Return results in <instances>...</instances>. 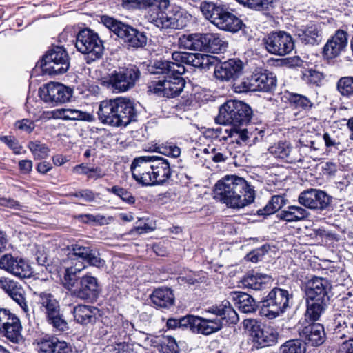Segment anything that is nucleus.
Returning <instances> with one entry per match:
<instances>
[{
	"label": "nucleus",
	"mask_w": 353,
	"mask_h": 353,
	"mask_svg": "<svg viewBox=\"0 0 353 353\" xmlns=\"http://www.w3.org/2000/svg\"><path fill=\"white\" fill-rule=\"evenodd\" d=\"M85 267L86 265H83L82 268L77 267L76 265L74 268L71 267L67 268L63 280V285L69 290L73 288L77 278H80V273Z\"/></svg>",
	"instance_id": "44"
},
{
	"label": "nucleus",
	"mask_w": 353,
	"mask_h": 353,
	"mask_svg": "<svg viewBox=\"0 0 353 353\" xmlns=\"http://www.w3.org/2000/svg\"><path fill=\"white\" fill-rule=\"evenodd\" d=\"M243 326L250 333L254 346L257 349L272 346L277 342V332L270 327L263 328L261 322L256 319H245Z\"/></svg>",
	"instance_id": "12"
},
{
	"label": "nucleus",
	"mask_w": 353,
	"mask_h": 353,
	"mask_svg": "<svg viewBox=\"0 0 353 353\" xmlns=\"http://www.w3.org/2000/svg\"><path fill=\"white\" fill-rule=\"evenodd\" d=\"M70 67L68 54L61 47L49 50L43 57L41 68L44 74L54 75L65 72Z\"/></svg>",
	"instance_id": "11"
},
{
	"label": "nucleus",
	"mask_w": 353,
	"mask_h": 353,
	"mask_svg": "<svg viewBox=\"0 0 353 353\" xmlns=\"http://www.w3.org/2000/svg\"><path fill=\"white\" fill-rule=\"evenodd\" d=\"M38 296V303L41 305V309L46 314V317L60 310L59 303L52 294L41 292Z\"/></svg>",
	"instance_id": "37"
},
{
	"label": "nucleus",
	"mask_w": 353,
	"mask_h": 353,
	"mask_svg": "<svg viewBox=\"0 0 353 353\" xmlns=\"http://www.w3.org/2000/svg\"><path fill=\"white\" fill-rule=\"evenodd\" d=\"M203 153L208 154L209 158L216 163L225 162L232 156V152L225 144L208 145L204 148Z\"/></svg>",
	"instance_id": "36"
},
{
	"label": "nucleus",
	"mask_w": 353,
	"mask_h": 353,
	"mask_svg": "<svg viewBox=\"0 0 353 353\" xmlns=\"http://www.w3.org/2000/svg\"><path fill=\"white\" fill-rule=\"evenodd\" d=\"M243 63L240 59H230L215 65L214 77L221 81L236 80L243 73Z\"/></svg>",
	"instance_id": "19"
},
{
	"label": "nucleus",
	"mask_w": 353,
	"mask_h": 353,
	"mask_svg": "<svg viewBox=\"0 0 353 353\" xmlns=\"http://www.w3.org/2000/svg\"><path fill=\"white\" fill-rule=\"evenodd\" d=\"M331 285L328 280L321 277H314L310 280L305 288L307 299L316 301H329L328 292Z\"/></svg>",
	"instance_id": "22"
},
{
	"label": "nucleus",
	"mask_w": 353,
	"mask_h": 353,
	"mask_svg": "<svg viewBox=\"0 0 353 353\" xmlns=\"http://www.w3.org/2000/svg\"><path fill=\"white\" fill-rule=\"evenodd\" d=\"M105 261L100 257L97 250H90V266L101 268L105 266Z\"/></svg>",
	"instance_id": "64"
},
{
	"label": "nucleus",
	"mask_w": 353,
	"mask_h": 353,
	"mask_svg": "<svg viewBox=\"0 0 353 353\" xmlns=\"http://www.w3.org/2000/svg\"><path fill=\"white\" fill-rule=\"evenodd\" d=\"M298 201L309 209L323 210L329 206L331 199L323 190L310 188L300 193Z\"/></svg>",
	"instance_id": "18"
},
{
	"label": "nucleus",
	"mask_w": 353,
	"mask_h": 353,
	"mask_svg": "<svg viewBox=\"0 0 353 353\" xmlns=\"http://www.w3.org/2000/svg\"><path fill=\"white\" fill-rule=\"evenodd\" d=\"M263 43L268 52L279 56L289 54L294 47L290 34L283 31L269 34L263 38Z\"/></svg>",
	"instance_id": "14"
},
{
	"label": "nucleus",
	"mask_w": 353,
	"mask_h": 353,
	"mask_svg": "<svg viewBox=\"0 0 353 353\" xmlns=\"http://www.w3.org/2000/svg\"><path fill=\"white\" fill-rule=\"evenodd\" d=\"M272 280L271 276L256 272L245 276L241 280V283L245 288L261 290L264 289Z\"/></svg>",
	"instance_id": "32"
},
{
	"label": "nucleus",
	"mask_w": 353,
	"mask_h": 353,
	"mask_svg": "<svg viewBox=\"0 0 353 353\" xmlns=\"http://www.w3.org/2000/svg\"><path fill=\"white\" fill-rule=\"evenodd\" d=\"M150 299L156 307L164 309L173 306L175 301L173 291L168 288L154 290L150 295Z\"/></svg>",
	"instance_id": "30"
},
{
	"label": "nucleus",
	"mask_w": 353,
	"mask_h": 353,
	"mask_svg": "<svg viewBox=\"0 0 353 353\" xmlns=\"http://www.w3.org/2000/svg\"><path fill=\"white\" fill-rule=\"evenodd\" d=\"M203 314L204 316L188 315L179 319H169L167 326L171 329L188 327L194 333L207 336L219 332L225 324H235L239 321L237 313L228 301L208 307Z\"/></svg>",
	"instance_id": "1"
},
{
	"label": "nucleus",
	"mask_w": 353,
	"mask_h": 353,
	"mask_svg": "<svg viewBox=\"0 0 353 353\" xmlns=\"http://www.w3.org/2000/svg\"><path fill=\"white\" fill-rule=\"evenodd\" d=\"M103 49L102 41L90 29V63L101 59L103 54Z\"/></svg>",
	"instance_id": "41"
},
{
	"label": "nucleus",
	"mask_w": 353,
	"mask_h": 353,
	"mask_svg": "<svg viewBox=\"0 0 353 353\" xmlns=\"http://www.w3.org/2000/svg\"><path fill=\"white\" fill-rule=\"evenodd\" d=\"M152 157L154 185L165 183L171 176L172 171L168 159L161 157Z\"/></svg>",
	"instance_id": "28"
},
{
	"label": "nucleus",
	"mask_w": 353,
	"mask_h": 353,
	"mask_svg": "<svg viewBox=\"0 0 353 353\" xmlns=\"http://www.w3.org/2000/svg\"><path fill=\"white\" fill-rule=\"evenodd\" d=\"M228 48V42L218 33H205L203 51L223 53Z\"/></svg>",
	"instance_id": "31"
},
{
	"label": "nucleus",
	"mask_w": 353,
	"mask_h": 353,
	"mask_svg": "<svg viewBox=\"0 0 353 353\" xmlns=\"http://www.w3.org/2000/svg\"><path fill=\"white\" fill-rule=\"evenodd\" d=\"M28 148L35 159H45L49 154L50 150L48 147L38 140L29 141Z\"/></svg>",
	"instance_id": "46"
},
{
	"label": "nucleus",
	"mask_w": 353,
	"mask_h": 353,
	"mask_svg": "<svg viewBox=\"0 0 353 353\" xmlns=\"http://www.w3.org/2000/svg\"><path fill=\"white\" fill-rule=\"evenodd\" d=\"M161 74L163 76L148 84V92L168 98L178 96L183 91L185 84L181 74Z\"/></svg>",
	"instance_id": "10"
},
{
	"label": "nucleus",
	"mask_w": 353,
	"mask_h": 353,
	"mask_svg": "<svg viewBox=\"0 0 353 353\" xmlns=\"http://www.w3.org/2000/svg\"><path fill=\"white\" fill-rule=\"evenodd\" d=\"M154 151L174 158L179 157L181 154L180 148L172 143L156 145Z\"/></svg>",
	"instance_id": "51"
},
{
	"label": "nucleus",
	"mask_w": 353,
	"mask_h": 353,
	"mask_svg": "<svg viewBox=\"0 0 353 353\" xmlns=\"http://www.w3.org/2000/svg\"><path fill=\"white\" fill-rule=\"evenodd\" d=\"M170 3L165 8H160L158 6L150 7L147 10L145 18L149 22L159 29L175 28V6L168 11Z\"/></svg>",
	"instance_id": "17"
},
{
	"label": "nucleus",
	"mask_w": 353,
	"mask_h": 353,
	"mask_svg": "<svg viewBox=\"0 0 353 353\" xmlns=\"http://www.w3.org/2000/svg\"><path fill=\"white\" fill-rule=\"evenodd\" d=\"M169 4V0H122L123 8L130 10L158 6L160 8H165Z\"/></svg>",
	"instance_id": "38"
},
{
	"label": "nucleus",
	"mask_w": 353,
	"mask_h": 353,
	"mask_svg": "<svg viewBox=\"0 0 353 353\" xmlns=\"http://www.w3.org/2000/svg\"><path fill=\"white\" fill-rule=\"evenodd\" d=\"M75 47L79 52L85 55V59L88 63V28H84L79 32L76 37Z\"/></svg>",
	"instance_id": "47"
},
{
	"label": "nucleus",
	"mask_w": 353,
	"mask_h": 353,
	"mask_svg": "<svg viewBox=\"0 0 353 353\" xmlns=\"http://www.w3.org/2000/svg\"><path fill=\"white\" fill-rule=\"evenodd\" d=\"M14 126L18 130L26 132L27 133L32 132L35 128L34 122L28 119L17 121L14 123Z\"/></svg>",
	"instance_id": "62"
},
{
	"label": "nucleus",
	"mask_w": 353,
	"mask_h": 353,
	"mask_svg": "<svg viewBox=\"0 0 353 353\" xmlns=\"http://www.w3.org/2000/svg\"><path fill=\"white\" fill-rule=\"evenodd\" d=\"M214 198L228 208L240 210L254 202L255 191L243 178L226 176L216 183Z\"/></svg>",
	"instance_id": "2"
},
{
	"label": "nucleus",
	"mask_w": 353,
	"mask_h": 353,
	"mask_svg": "<svg viewBox=\"0 0 353 353\" xmlns=\"http://www.w3.org/2000/svg\"><path fill=\"white\" fill-rule=\"evenodd\" d=\"M101 23L118 37L123 40L129 48H139L147 43V37L133 27L107 15L101 17Z\"/></svg>",
	"instance_id": "8"
},
{
	"label": "nucleus",
	"mask_w": 353,
	"mask_h": 353,
	"mask_svg": "<svg viewBox=\"0 0 353 353\" xmlns=\"http://www.w3.org/2000/svg\"><path fill=\"white\" fill-rule=\"evenodd\" d=\"M333 327L336 337L352 338L353 334V314L343 311L334 314Z\"/></svg>",
	"instance_id": "25"
},
{
	"label": "nucleus",
	"mask_w": 353,
	"mask_h": 353,
	"mask_svg": "<svg viewBox=\"0 0 353 353\" xmlns=\"http://www.w3.org/2000/svg\"><path fill=\"white\" fill-rule=\"evenodd\" d=\"M175 28L182 29L188 27L193 21V17L186 10L175 6Z\"/></svg>",
	"instance_id": "49"
},
{
	"label": "nucleus",
	"mask_w": 353,
	"mask_h": 353,
	"mask_svg": "<svg viewBox=\"0 0 353 353\" xmlns=\"http://www.w3.org/2000/svg\"><path fill=\"white\" fill-rule=\"evenodd\" d=\"M205 34H183L179 39V46L190 50L203 51Z\"/></svg>",
	"instance_id": "33"
},
{
	"label": "nucleus",
	"mask_w": 353,
	"mask_h": 353,
	"mask_svg": "<svg viewBox=\"0 0 353 353\" xmlns=\"http://www.w3.org/2000/svg\"><path fill=\"white\" fill-rule=\"evenodd\" d=\"M281 353H305V347L299 340H290L280 347Z\"/></svg>",
	"instance_id": "52"
},
{
	"label": "nucleus",
	"mask_w": 353,
	"mask_h": 353,
	"mask_svg": "<svg viewBox=\"0 0 353 353\" xmlns=\"http://www.w3.org/2000/svg\"><path fill=\"white\" fill-rule=\"evenodd\" d=\"M251 81L254 92H270L276 85V76L267 70H256L251 75Z\"/></svg>",
	"instance_id": "26"
},
{
	"label": "nucleus",
	"mask_w": 353,
	"mask_h": 353,
	"mask_svg": "<svg viewBox=\"0 0 353 353\" xmlns=\"http://www.w3.org/2000/svg\"><path fill=\"white\" fill-rule=\"evenodd\" d=\"M155 342L159 343L162 353H179V352L176 340L172 336H162L161 339H156Z\"/></svg>",
	"instance_id": "45"
},
{
	"label": "nucleus",
	"mask_w": 353,
	"mask_h": 353,
	"mask_svg": "<svg viewBox=\"0 0 353 353\" xmlns=\"http://www.w3.org/2000/svg\"><path fill=\"white\" fill-rule=\"evenodd\" d=\"M63 119L66 120H88V114L77 110L65 109L61 113Z\"/></svg>",
	"instance_id": "57"
},
{
	"label": "nucleus",
	"mask_w": 353,
	"mask_h": 353,
	"mask_svg": "<svg viewBox=\"0 0 353 353\" xmlns=\"http://www.w3.org/2000/svg\"><path fill=\"white\" fill-rule=\"evenodd\" d=\"M285 203V199L281 195H274L268 203L262 209L257 211L259 216H267L274 214L281 208Z\"/></svg>",
	"instance_id": "43"
},
{
	"label": "nucleus",
	"mask_w": 353,
	"mask_h": 353,
	"mask_svg": "<svg viewBox=\"0 0 353 353\" xmlns=\"http://www.w3.org/2000/svg\"><path fill=\"white\" fill-rule=\"evenodd\" d=\"M108 191L119 196L128 204H132L135 201L134 197L130 192L119 186H113L111 188L108 189Z\"/></svg>",
	"instance_id": "56"
},
{
	"label": "nucleus",
	"mask_w": 353,
	"mask_h": 353,
	"mask_svg": "<svg viewBox=\"0 0 353 353\" xmlns=\"http://www.w3.org/2000/svg\"><path fill=\"white\" fill-rule=\"evenodd\" d=\"M74 316L77 323L86 325L88 319V307L78 305L74 308Z\"/></svg>",
	"instance_id": "58"
},
{
	"label": "nucleus",
	"mask_w": 353,
	"mask_h": 353,
	"mask_svg": "<svg viewBox=\"0 0 353 353\" xmlns=\"http://www.w3.org/2000/svg\"><path fill=\"white\" fill-rule=\"evenodd\" d=\"M200 9L205 19L220 30L236 32L243 26L242 20L224 5L204 1Z\"/></svg>",
	"instance_id": "5"
},
{
	"label": "nucleus",
	"mask_w": 353,
	"mask_h": 353,
	"mask_svg": "<svg viewBox=\"0 0 353 353\" xmlns=\"http://www.w3.org/2000/svg\"><path fill=\"white\" fill-rule=\"evenodd\" d=\"M347 43V32L343 30H336L325 44L323 50V56L327 59L338 57L346 50Z\"/></svg>",
	"instance_id": "20"
},
{
	"label": "nucleus",
	"mask_w": 353,
	"mask_h": 353,
	"mask_svg": "<svg viewBox=\"0 0 353 353\" xmlns=\"http://www.w3.org/2000/svg\"><path fill=\"white\" fill-rule=\"evenodd\" d=\"M46 319L55 332H63L68 329V323L63 319L60 310L57 312L56 314L46 317Z\"/></svg>",
	"instance_id": "54"
},
{
	"label": "nucleus",
	"mask_w": 353,
	"mask_h": 353,
	"mask_svg": "<svg viewBox=\"0 0 353 353\" xmlns=\"http://www.w3.org/2000/svg\"><path fill=\"white\" fill-rule=\"evenodd\" d=\"M234 304L243 313H252L256 310L257 305L254 299L248 294L233 292L231 294Z\"/></svg>",
	"instance_id": "35"
},
{
	"label": "nucleus",
	"mask_w": 353,
	"mask_h": 353,
	"mask_svg": "<svg viewBox=\"0 0 353 353\" xmlns=\"http://www.w3.org/2000/svg\"><path fill=\"white\" fill-rule=\"evenodd\" d=\"M0 288L14 301L25 313L29 311L25 291L20 283L8 279H0Z\"/></svg>",
	"instance_id": "23"
},
{
	"label": "nucleus",
	"mask_w": 353,
	"mask_h": 353,
	"mask_svg": "<svg viewBox=\"0 0 353 353\" xmlns=\"http://www.w3.org/2000/svg\"><path fill=\"white\" fill-rule=\"evenodd\" d=\"M252 114V109L246 103L230 100L220 107L216 121L219 124H232L242 127L250 121Z\"/></svg>",
	"instance_id": "9"
},
{
	"label": "nucleus",
	"mask_w": 353,
	"mask_h": 353,
	"mask_svg": "<svg viewBox=\"0 0 353 353\" xmlns=\"http://www.w3.org/2000/svg\"><path fill=\"white\" fill-rule=\"evenodd\" d=\"M39 93L45 102L57 105L69 101L73 90L62 83L50 82L40 88Z\"/></svg>",
	"instance_id": "15"
},
{
	"label": "nucleus",
	"mask_w": 353,
	"mask_h": 353,
	"mask_svg": "<svg viewBox=\"0 0 353 353\" xmlns=\"http://www.w3.org/2000/svg\"><path fill=\"white\" fill-rule=\"evenodd\" d=\"M141 76L139 68L132 64L120 68L114 71L109 79L112 90L116 92H123L132 88Z\"/></svg>",
	"instance_id": "13"
},
{
	"label": "nucleus",
	"mask_w": 353,
	"mask_h": 353,
	"mask_svg": "<svg viewBox=\"0 0 353 353\" xmlns=\"http://www.w3.org/2000/svg\"><path fill=\"white\" fill-rule=\"evenodd\" d=\"M337 88L339 92L343 95L353 101V78H341L338 83Z\"/></svg>",
	"instance_id": "53"
},
{
	"label": "nucleus",
	"mask_w": 353,
	"mask_h": 353,
	"mask_svg": "<svg viewBox=\"0 0 353 353\" xmlns=\"http://www.w3.org/2000/svg\"><path fill=\"white\" fill-rule=\"evenodd\" d=\"M239 3L257 11L268 10L273 6L274 0H236Z\"/></svg>",
	"instance_id": "50"
},
{
	"label": "nucleus",
	"mask_w": 353,
	"mask_h": 353,
	"mask_svg": "<svg viewBox=\"0 0 353 353\" xmlns=\"http://www.w3.org/2000/svg\"><path fill=\"white\" fill-rule=\"evenodd\" d=\"M73 293L82 299H86L88 297V275L87 273L82 275L79 286L74 290Z\"/></svg>",
	"instance_id": "60"
},
{
	"label": "nucleus",
	"mask_w": 353,
	"mask_h": 353,
	"mask_svg": "<svg viewBox=\"0 0 353 353\" xmlns=\"http://www.w3.org/2000/svg\"><path fill=\"white\" fill-rule=\"evenodd\" d=\"M328 302L316 301L306 298L307 310H306V317L312 321L319 320L322 313L325 311Z\"/></svg>",
	"instance_id": "39"
},
{
	"label": "nucleus",
	"mask_w": 353,
	"mask_h": 353,
	"mask_svg": "<svg viewBox=\"0 0 353 353\" xmlns=\"http://www.w3.org/2000/svg\"><path fill=\"white\" fill-rule=\"evenodd\" d=\"M291 150L292 147L287 141H279L270 146L268 148L269 152L274 157L285 159L287 161H292V160L290 159Z\"/></svg>",
	"instance_id": "42"
},
{
	"label": "nucleus",
	"mask_w": 353,
	"mask_h": 353,
	"mask_svg": "<svg viewBox=\"0 0 353 353\" xmlns=\"http://www.w3.org/2000/svg\"><path fill=\"white\" fill-rule=\"evenodd\" d=\"M172 59L173 61L164 60L156 62L154 63L156 70L153 73L182 74L185 70L183 64L203 68L209 64H213L215 57L200 53L176 51L172 54Z\"/></svg>",
	"instance_id": "4"
},
{
	"label": "nucleus",
	"mask_w": 353,
	"mask_h": 353,
	"mask_svg": "<svg viewBox=\"0 0 353 353\" xmlns=\"http://www.w3.org/2000/svg\"><path fill=\"white\" fill-rule=\"evenodd\" d=\"M292 298L291 289L274 288L261 301V316L274 319L283 315L290 307Z\"/></svg>",
	"instance_id": "6"
},
{
	"label": "nucleus",
	"mask_w": 353,
	"mask_h": 353,
	"mask_svg": "<svg viewBox=\"0 0 353 353\" xmlns=\"http://www.w3.org/2000/svg\"><path fill=\"white\" fill-rule=\"evenodd\" d=\"M288 100L292 105L304 110H308L313 106V103L305 95L296 93H290L289 94Z\"/></svg>",
	"instance_id": "48"
},
{
	"label": "nucleus",
	"mask_w": 353,
	"mask_h": 353,
	"mask_svg": "<svg viewBox=\"0 0 353 353\" xmlns=\"http://www.w3.org/2000/svg\"><path fill=\"white\" fill-rule=\"evenodd\" d=\"M133 178L144 185H153V163L152 156H142L135 158L131 165Z\"/></svg>",
	"instance_id": "16"
},
{
	"label": "nucleus",
	"mask_w": 353,
	"mask_h": 353,
	"mask_svg": "<svg viewBox=\"0 0 353 353\" xmlns=\"http://www.w3.org/2000/svg\"><path fill=\"white\" fill-rule=\"evenodd\" d=\"M299 334L305 343L312 346L321 345L325 338L324 327L320 323H312L304 327Z\"/></svg>",
	"instance_id": "27"
},
{
	"label": "nucleus",
	"mask_w": 353,
	"mask_h": 353,
	"mask_svg": "<svg viewBox=\"0 0 353 353\" xmlns=\"http://www.w3.org/2000/svg\"><path fill=\"white\" fill-rule=\"evenodd\" d=\"M309 215L310 212L306 209L298 205H290L277 216L280 220L286 222H297L306 219Z\"/></svg>",
	"instance_id": "34"
},
{
	"label": "nucleus",
	"mask_w": 353,
	"mask_h": 353,
	"mask_svg": "<svg viewBox=\"0 0 353 353\" xmlns=\"http://www.w3.org/2000/svg\"><path fill=\"white\" fill-rule=\"evenodd\" d=\"M99 119L113 127L126 126L134 118L136 112L132 102L123 97L101 102L97 111Z\"/></svg>",
	"instance_id": "3"
},
{
	"label": "nucleus",
	"mask_w": 353,
	"mask_h": 353,
	"mask_svg": "<svg viewBox=\"0 0 353 353\" xmlns=\"http://www.w3.org/2000/svg\"><path fill=\"white\" fill-rule=\"evenodd\" d=\"M296 35L305 44L315 45L322 40L320 27L314 23H310L305 27L297 29Z\"/></svg>",
	"instance_id": "29"
},
{
	"label": "nucleus",
	"mask_w": 353,
	"mask_h": 353,
	"mask_svg": "<svg viewBox=\"0 0 353 353\" xmlns=\"http://www.w3.org/2000/svg\"><path fill=\"white\" fill-rule=\"evenodd\" d=\"M234 90L236 92H254L251 81V77L247 79H243L239 83L234 84Z\"/></svg>",
	"instance_id": "61"
},
{
	"label": "nucleus",
	"mask_w": 353,
	"mask_h": 353,
	"mask_svg": "<svg viewBox=\"0 0 353 353\" xmlns=\"http://www.w3.org/2000/svg\"><path fill=\"white\" fill-rule=\"evenodd\" d=\"M101 292V288L95 277L90 276V301L97 299Z\"/></svg>",
	"instance_id": "63"
},
{
	"label": "nucleus",
	"mask_w": 353,
	"mask_h": 353,
	"mask_svg": "<svg viewBox=\"0 0 353 353\" xmlns=\"http://www.w3.org/2000/svg\"><path fill=\"white\" fill-rule=\"evenodd\" d=\"M323 79V74L315 70H305L302 72V79L307 84L319 85Z\"/></svg>",
	"instance_id": "55"
},
{
	"label": "nucleus",
	"mask_w": 353,
	"mask_h": 353,
	"mask_svg": "<svg viewBox=\"0 0 353 353\" xmlns=\"http://www.w3.org/2000/svg\"><path fill=\"white\" fill-rule=\"evenodd\" d=\"M218 127V137L219 141H225L230 139L231 142L239 145H252L261 140L265 134V128H258L252 125L248 128L235 126L232 124H223Z\"/></svg>",
	"instance_id": "7"
},
{
	"label": "nucleus",
	"mask_w": 353,
	"mask_h": 353,
	"mask_svg": "<svg viewBox=\"0 0 353 353\" xmlns=\"http://www.w3.org/2000/svg\"><path fill=\"white\" fill-rule=\"evenodd\" d=\"M0 141L7 145L8 147L11 149L15 154H19L22 153L23 147L14 137L1 136L0 137Z\"/></svg>",
	"instance_id": "59"
},
{
	"label": "nucleus",
	"mask_w": 353,
	"mask_h": 353,
	"mask_svg": "<svg viewBox=\"0 0 353 353\" xmlns=\"http://www.w3.org/2000/svg\"><path fill=\"white\" fill-rule=\"evenodd\" d=\"M21 324L19 319L15 316L0 332L13 343H17L21 339Z\"/></svg>",
	"instance_id": "40"
},
{
	"label": "nucleus",
	"mask_w": 353,
	"mask_h": 353,
	"mask_svg": "<svg viewBox=\"0 0 353 353\" xmlns=\"http://www.w3.org/2000/svg\"><path fill=\"white\" fill-rule=\"evenodd\" d=\"M38 353H68L70 347L64 341L46 335L35 340Z\"/></svg>",
	"instance_id": "24"
},
{
	"label": "nucleus",
	"mask_w": 353,
	"mask_h": 353,
	"mask_svg": "<svg viewBox=\"0 0 353 353\" xmlns=\"http://www.w3.org/2000/svg\"><path fill=\"white\" fill-rule=\"evenodd\" d=\"M0 269L6 270L19 278H28L32 274L30 266L22 259L6 254L0 258Z\"/></svg>",
	"instance_id": "21"
}]
</instances>
